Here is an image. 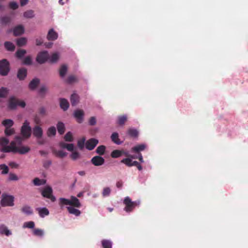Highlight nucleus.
I'll return each mask as SVG.
<instances>
[{"label":"nucleus","instance_id":"58","mask_svg":"<svg viewBox=\"0 0 248 248\" xmlns=\"http://www.w3.org/2000/svg\"><path fill=\"white\" fill-rule=\"evenodd\" d=\"M4 132L6 136H9L14 134L15 130L13 128H6Z\"/></svg>","mask_w":248,"mask_h":248},{"label":"nucleus","instance_id":"40","mask_svg":"<svg viewBox=\"0 0 248 248\" xmlns=\"http://www.w3.org/2000/svg\"><path fill=\"white\" fill-rule=\"evenodd\" d=\"M56 134V129L54 126H51L48 128L47 131V135L48 137L55 136Z\"/></svg>","mask_w":248,"mask_h":248},{"label":"nucleus","instance_id":"21","mask_svg":"<svg viewBox=\"0 0 248 248\" xmlns=\"http://www.w3.org/2000/svg\"><path fill=\"white\" fill-rule=\"evenodd\" d=\"M112 141L117 145H121L123 143V141H121L119 139V134L117 132H113L110 137Z\"/></svg>","mask_w":248,"mask_h":248},{"label":"nucleus","instance_id":"14","mask_svg":"<svg viewBox=\"0 0 248 248\" xmlns=\"http://www.w3.org/2000/svg\"><path fill=\"white\" fill-rule=\"evenodd\" d=\"M147 148V145L145 143H141L136 145L131 148V151L136 153L139 154L140 152L144 151Z\"/></svg>","mask_w":248,"mask_h":248},{"label":"nucleus","instance_id":"12","mask_svg":"<svg viewBox=\"0 0 248 248\" xmlns=\"http://www.w3.org/2000/svg\"><path fill=\"white\" fill-rule=\"evenodd\" d=\"M16 147L15 145V141H12L10 145L5 146L2 151L4 153H16Z\"/></svg>","mask_w":248,"mask_h":248},{"label":"nucleus","instance_id":"33","mask_svg":"<svg viewBox=\"0 0 248 248\" xmlns=\"http://www.w3.org/2000/svg\"><path fill=\"white\" fill-rule=\"evenodd\" d=\"M67 72V67L66 65L63 64L59 70V74L61 78H63Z\"/></svg>","mask_w":248,"mask_h":248},{"label":"nucleus","instance_id":"18","mask_svg":"<svg viewBox=\"0 0 248 248\" xmlns=\"http://www.w3.org/2000/svg\"><path fill=\"white\" fill-rule=\"evenodd\" d=\"M0 234L9 236L11 235L12 233L11 231L8 229L6 225L1 224L0 225Z\"/></svg>","mask_w":248,"mask_h":248},{"label":"nucleus","instance_id":"44","mask_svg":"<svg viewBox=\"0 0 248 248\" xmlns=\"http://www.w3.org/2000/svg\"><path fill=\"white\" fill-rule=\"evenodd\" d=\"M121 163L125 164L127 167H131L132 159L130 157H127L121 160Z\"/></svg>","mask_w":248,"mask_h":248},{"label":"nucleus","instance_id":"2","mask_svg":"<svg viewBox=\"0 0 248 248\" xmlns=\"http://www.w3.org/2000/svg\"><path fill=\"white\" fill-rule=\"evenodd\" d=\"M15 197L12 195L3 193L1 195L0 204L2 207L13 206Z\"/></svg>","mask_w":248,"mask_h":248},{"label":"nucleus","instance_id":"49","mask_svg":"<svg viewBox=\"0 0 248 248\" xmlns=\"http://www.w3.org/2000/svg\"><path fill=\"white\" fill-rule=\"evenodd\" d=\"M27 43V39L24 37L18 38L16 41V44L18 46H22L25 45Z\"/></svg>","mask_w":248,"mask_h":248},{"label":"nucleus","instance_id":"22","mask_svg":"<svg viewBox=\"0 0 248 248\" xmlns=\"http://www.w3.org/2000/svg\"><path fill=\"white\" fill-rule=\"evenodd\" d=\"M21 210L24 214L27 216L31 215L33 213L32 209L30 206L28 205L23 206L21 208Z\"/></svg>","mask_w":248,"mask_h":248},{"label":"nucleus","instance_id":"36","mask_svg":"<svg viewBox=\"0 0 248 248\" xmlns=\"http://www.w3.org/2000/svg\"><path fill=\"white\" fill-rule=\"evenodd\" d=\"M123 154V151L115 150L112 151L110 155L113 158H117L121 157Z\"/></svg>","mask_w":248,"mask_h":248},{"label":"nucleus","instance_id":"28","mask_svg":"<svg viewBox=\"0 0 248 248\" xmlns=\"http://www.w3.org/2000/svg\"><path fill=\"white\" fill-rule=\"evenodd\" d=\"M103 248H112L113 243L110 239H102L101 241Z\"/></svg>","mask_w":248,"mask_h":248},{"label":"nucleus","instance_id":"25","mask_svg":"<svg viewBox=\"0 0 248 248\" xmlns=\"http://www.w3.org/2000/svg\"><path fill=\"white\" fill-rule=\"evenodd\" d=\"M75 207L67 206L66 207L67 210L69 214L74 215L76 217H79L81 214V212L79 210L74 208Z\"/></svg>","mask_w":248,"mask_h":248},{"label":"nucleus","instance_id":"15","mask_svg":"<svg viewBox=\"0 0 248 248\" xmlns=\"http://www.w3.org/2000/svg\"><path fill=\"white\" fill-rule=\"evenodd\" d=\"M58 37V33L54 31L53 29L49 30L47 34V39L49 41H54L57 39Z\"/></svg>","mask_w":248,"mask_h":248},{"label":"nucleus","instance_id":"42","mask_svg":"<svg viewBox=\"0 0 248 248\" xmlns=\"http://www.w3.org/2000/svg\"><path fill=\"white\" fill-rule=\"evenodd\" d=\"M46 182V180L44 179H40L38 178H35L33 180V184L36 186L44 185L45 184Z\"/></svg>","mask_w":248,"mask_h":248},{"label":"nucleus","instance_id":"3","mask_svg":"<svg viewBox=\"0 0 248 248\" xmlns=\"http://www.w3.org/2000/svg\"><path fill=\"white\" fill-rule=\"evenodd\" d=\"M40 191L44 197L50 199L52 202H54L56 201L55 197L52 194V188L50 186H46L41 189Z\"/></svg>","mask_w":248,"mask_h":248},{"label":"nucleus","instance_id":"4","mask_svg":"<svg viewBox=\"0 0 248 248\" xmlns=\"http://www.w3.org/2000/svg\"><path fill=\"white\" fill-rule=\"evenodd\" d=\"M10 63L6 59L0 61V75L3 76H7L10 71Z\"/></svg>","mask_w":248,"mask_h":248},{"label":"nucleus","instance_id":"17","mask_svg":"<svg viewBox=\"0 0 248 248\" xmlns=\"http://www.w3.org/2000/svg\"><path fill=\"white\" fill-rule=\"evenodd\" d=\"M40 79L37 78L32 79L29 84V88L31 90H34L40 83Z\"/></svg>","mask_w":248,"mask_h":248},{"label":"nucleus","instance_id":"10","mask_svg":"<svg viewBox=\"0 0 248 248\" xmlns=\"http://www.w3.org/2000/svg\"><path fill=\"white\" fill-rule=\"evenodd\" d=\"M84 113L83 110L81 109H76L74 111L73 116L76 119L77 122L79 124L83 122L84 120Z\"/></svg>","mask_w":248,"mask_h":248},{"label":"nucleus","instance_id":"59","mask_svg":"<svg viewBox=\"0 0 248 248\" xmlns=\"http://www.w3.org/2000/svg\"><path fill=\"white\" fill-rule=\"evenodd\" d=\"M70 156L71 158L74 160H76L80 156V154L78 152L75 151L73 152L70 155Z\"/></svg>","mask_w":248,"mask_h":248},{"label":"nucleus","instance_id":"31","mask_svg":"<svg viewBox=\"0 0 248 248\" xmlns=\"http://www.w3.org/2000/svg\"><path fill=\"white\" fill-rule=\"evenodd\" d=\"M57 128L60 135H62L65 129L64 124L62 122H59L57 124Z\"/></svg>","mask_w":248,"mask_h":248},{"label":"nucleus","instance_id":"60","mask_svg":"<svg viewBox=\"0 0 248 248\" xmlns=\"http://www.w3.org/2000/svg\"><path fill=\"white\" fill-rule=\"evenodd\" d=\"M8 180L9 181H17L18 180V178L15 174L10 173L9 174Z\"/></svg>","mask_w":248,"mask_h":248},{"label":"nucleus","instance_id":"30","mask_svg":"<svg viewBox=\"0 0 248 248\" xmlns=\"http://www.w3.org/2000/svg\"><path fill=\"white\" fill-rule=\"evenodd\" d=\"M30 151V148L28 146H22L20 147H16V153H18L21 155H25Z\"/></svg>","mask_w":248,"mask_h":248},{"label":"nucleus","instance_id":"55","mask_svg":"<svg viewBox=\"0 0 248 248\" xmlns=\"http://www.w3.org/2000/svg\"><path fill=\"white\" fill-rule=\"evenodd\" d=\"M23 16L26 18H32L34 17V12L32 10H29L24 13Z\"/></svg>","mask_w":248,"mask_h":248},{"label":"nucleus","instance_id":"32","mask_svg":"<svg viewBox=\"0 0 248 248\" xmlns=\"http://www.w3.org/2000/svg\"><path fill=\"white\" fill-rule=\"evenodd\" d=\"M59 205L61 208L64 205H70L71 202L70 199H66L64 198H60L59 199Z\"/></svg>","mask_w":248,"mask_h":248},{"label":"nucleus","instance_id":"39","mask_svg":"<svg viewBox=\"0 0 248 248\" xmlns=\"http://www.w3.org/2000/svg\"><path fill=\"white\" fill-rule=\"evenodd\" d=\"M59 58V54L58 52H55L52 54L50 57H49V62L51 63L56 62Z\"/></svg>","mask_w":248,"mask_h":248},{"label":"nucleus","instance_id":"56","mask_svg":"<svg viewBox=\"0 0 248 248\" xmlns=\"http://www.w3.org/2000/svg\"><path fill=\"white\" fill-rule=\"evenodd\" d=\"M67 155V153L62 150H59L56 152V155L58 157L61 158L65 157Z\"/></svg>","mask_w":248,"mask_h":248},{"label":"nucleus","instance_id":"50","mask_svg":"<svg viewBox=\"0 0 248 248\" xmlns=\"http://www.w3.org/2000/svg\"><path fill=\"white\" fill-rule=\"evenodd\" d=\"M32 64V59L31 56H28L23 58V64L30 65Z\"/></svg>","mask_w":248,"mask_h":248},{"label":"nucleus","instance_id":"11","mask_svg":"<svg viewBox=\"0 0 248 248\" xmlns=\"http://www.w3.org/2000/svg\"><path fill=\"white\" fill-rule=\"evenodd\" d=\"M32 132L33 136L38 139L41 138L43 136L42 128L38 125H36L33 128Z\"/></svg>","mask_w":248,"mask_h":248},{"label":"nucleus","instance_id":"7","mask_svg":"<svg viewBox=\"0 0 248 248\" xmlns=\"http://www.w3.org/2000/svg\"><path fill=\"white\" fill-rule=\"evenodd\" d=\"M98 142V140L91 138L85 142V147L89 151H92L96 147Z\"/></svg>","mask_w":248,"mask_h":248},{"label":"nucleus","instance_id":"13","mask_svg":"<svg viewBox=\"0 0 248 248\" xmlns=\"http://www.w3.org/2000/svg\"><path fill=\"white\" fill-rule=\"evenodd\" d=\"M36 210L38 211V215L41 218H44L49 214V211L46 207H38L36 208Z\"/></svg>","mask_w":248,"mask_h":248},{"label":"nucleus","instance_id":"29","mask_svg":"<svg viewBox=\"0 0 248 248\" xmlns=\"http://www.w3.org/2000/svg\"><path fill=\"white\" fill-rule=\"evenodd\" d=\"M127 134L132 138H136L138 137L139 131L135 128H130L127 131Z\"/></svg>","mask_w":248,"mask_h":248},{"label":"nucleus","instance_id":"57","mask_svg":"<svg viewBox=\"0 0 248 248\" xmlns=\"http://www.w3.org/2000/svg\"><path fill=\"white\" fill-rule=\"evenodd\" d=\"M9 6L12 10H16L18 8V4L16 2L12 1L9 3Z\"/></svg>","mask_w":248,"mask_h":248},{"label":"nucleus","instance_id":"24","mask_svg":"<svg viewBox=\"0 0 248 248\" xmlns=\"http://www.w3.org/2000/svg\"><path fill=\"white\" fill-rule=\"evenodd\" d=\"M24 32V28L22 25H18L13 30V33L15 36H19L22 34Z\"/></svg>","mask_w":248,"mask_h":248},{"label":"nucleus","instance_id":"41","mask_svg":"<svg viewBox=\"0 0 248 248\" xmlns=\"http://www.w3.org/2000/svg\"><path fill=\"white\" fill-rule=\"evenodd\" d=\"M26 53V50L25 49H18L16 53V57L19 59H23L24 55Z\"/></svg>","mask_w":248,"mask_h":248},{"label":"nucleus","instance_id":"47","mask_svg":"<svg viewBox=\"0 0 248 248\" xmlns=\"http://www.w3.org/2000/svg\"><path fill=\"white\" fill-rule=\"evenodd\" d=\"M8 167L4 164L0 165V170H1V173L2 174H6L9 171Z\"/></svg>","mask_w":248,"mask_h":248},{"label":"nucleus","instance_id":"9","mask_svg":"<svg viewBox=\"0 0 248 248\" xmlns=\"http://www.w3.org/2000/svg\"><path fill=\"white\" fill-rule=\"evenodd\" d=\"M18 106V100H16L14 96H11L9 97L8 101L7 107L10 110H15Z\"/></svg>","mask_w":248,"mask_h":248},{"label":"nucleus","instance_id":"52","mask_svg":"<svg viewBox=\"0 0 248 248\" xmlns=\"http://www.w3.org/2000/svg\"><path fill=\"white\" fill-rule=\"evenodd\" d=\"M9 142V140L6 137L0 138V145L3 146V148L7 145Z\"/></svg>","mask_w":248,"mask_h":248},{"label":"nucleus","instance_id":"27","mask_svg":"<svg viewBox=\"0 0 248 248\" xmlns=\"http://www.w3.org/2000/svg\"><path fill=\"white\" fill-rule=\"evenodd\" d=\"M33 234L40 238H44L45 236V231L42 229L35 228L33 230Z\"/></svg>","mask_w":248,"mask_h":248},{"label":"nucleus","instance_id":"19","mask_svg":"<svg viewBox=\"0 0 248 248\" xmlns=\"http://www.w3.org/2000/svg\"><path fill=\"white\" fill-rule=\"evenodd\" d=\"M60 106L63 110L66 111L69 107V103L67 99L61 98L60 99Z\"/></svg>","mask_w":248,"mask_h":248},{"label":"nucleus","instance_id":"37","mask_svg":"<svg viewBox=\"0 0 248 248\" xmlns=\"http://www.w3.org/2000/svg\"><path fill=\"white\" fill-rule=\"evenodd\" d=\"M2 124L6 128H11L14 124V121L11 119H5L2 122Z\"/></svg>","mask_w":248,"mask_h":248},{"label":"nucleus","instance_id":"16","mask_svg":"<svg viewBox=\"0 0 248 248\" xmlns=\"http://www.w3.org/2000/svg\"><path fill=\"white\" fill-rule=\"evenodd\" d=\"M27 75V70L25 68H20L18 70L17 77L20 80H24Z\"/></svg>","mask_w":248,"mask_h":248},{"label":"nucleus","instance_id":"45","mask_svg":"<svg viewBox=\"0 0 248 248\" xmlns=\"http://www.w3.org/2000/svg\"><path fill=\"white\" fill-rule=\"evenodd\" d=\"M64 140L67 142H72L74 140L71 132H68L64 136Z\"/></svg>","mask_w":248,"mask_h":248},{"label":"nucleus","instance_id":"38","mask_svg":"<svg viewBox=\"0 0 248 248\" xmlns=\"http://www.w3.org/2000/svg\"><path fill=\"white\" fill-rule=\"evenodd\" d=\"M4 46L7 50L10 51H13L15 49V45L9 41H6L4 43Z\"/></svg>","mask_w":248,"mask_h":248},{"label":"nucleus","instance_id":"5","mask_svg":"<svg viewBox=\"0 0 248 248\" xmlns=\"http://www.w3.org/2000/svg\"><path fill=\"white\" fill-rule=\"evenodd\" d=\"M31 127L27 120L25 121L21 128V133L24 138H29L31 136Z\"/></svg>","mask_w":248,"mask_h":248},{"label":"nucleus","instance_id":"62","mask_svg":"<svg viewBox=\"0 0 248 248\" xmlns=\"http://www.w3.org/2000/svg\"><path fill=\"white\" fill-rule=\"evenodd\" d=\"M89 124L91 125H94L96 124V119L95 117H92L89 121Z\"/></svg>","mask_w":248,"mask_h":248},{"label":"nucleus","instance_id":"54","mask_svg":"<svg viewBox=\"0 0 248 248\" xmlns=\"http://www.w3.org/2000/svg\"><path fill=\"white\" fill-rule=\"evenodd\" d=\"M47 91V88L45 85H43L41 86L39 90V93L41 95H44Z\"/></svg>","mask_w":248,"mask_h":248},{"label":"nucleus","instance_id":"61","mask_svg":"<svg viewBox=\"0 0 248 248\" xmlns=\"http://www.w3.org/2000/svg\"><path fill=\"white\" fill-rule=\"evenodd\" d=\"M22 139L18 136H16L15 138V145L16 143L17 145H20L22 144Z\"/></svg>","mask_w":248,"mask_h":248},{"label":"nucleus","instance_id":"6","mask_svg":"<svg viewBox=\"0 0 248 248\" xmlns=\"http://www.w3.org/2000/svg\"><path fill=\"white\" fill-rule=\"evenodd\" d=\"M49 59V54L46 50L39 52L36 58V62L39 64L45 63Z\"/></svg>","mask_w":248,"mask_h":248},{"label":"nucleus","instance_id":"48","mask_svg":"<svg viewBox=\"0 0 248 248\" xmlns=\"http://www.w3.org/2000/svg\"><path fill=\"white\" fill-rule=\"evenodd\" d=\"M86 140L85 138L83 137L78 141V146L81 150H83L84 147L85 142Z\"/></svg>","mask_w":248,"mask_h":248},{"label":"nucleus","instance_id":"23","mask_svg":"<svg viewBox=\"0 0 248 248\" xmlns=\"http://www.w3.org/2000/svg\"><path fill=\"white\" fill-rule=\"evenodd\" d=\"M127 120L126 114L118 116L117 118L116 124L119 125H124Z\"/></svg>","mask_w":248,"mask_h":248},{"label":"nucleus","instance_id":"34","mask_svg":"<svg viewBox=\"0 0 248 248\" xmlns=\"http://www.w3.org/2000/svg\"><path fill=\"white\" fill-rule=\"evenodd\" d=\"M9 93V90L6 88L2 87L0 88V98H6Z\"/></svg>","mask_w":248,"mask_h":248},{"label":"nucleus","instance_id":"63","mask_svg":"<svg viewBox=\"0 0 248 248\" xmlns=\"http://www.w3.org/2000/svg\"><path fill=\"white\" fill-rule=\"evenodd\" d=\"M51 164H52V162L51 160L46 161L43 163V167L46 169H47L49 167V166L51 165Z\"/></svg>","mask_w":248,"mask_h":248},{"label":"nucleus","instance_id":"35","mask_svg":"<svg viewBox=\"0 0 248 248\" xmlns=\"http://www.w3.org/2000/svg\"><path fill=\"white\" fill-rule=\"evenodd\" d=\"M106 150V147L105 145H100L98 146L95 150V153L98 155L102 156L104 155Z\"/></svg>","mask_w":248,"mask_h":248},{"label":"nucleus","instance_id":"46","mask_svg":"<svg viewBox=\"0 0 248 248\" xmlns=\"http://www.w3.org/2000/svg\"><path fill=\"white\" fill-rule=\"evenodd\" d=\"M77 78L75 76L70 75L68 77V78L66 79L65 80V82L67 84H70L73 83V82L77 81Z\"/></svg>","mask_w":248,"mask_h":248},{"label":"nucleus","instance_id":"64","mask_svg":"<svg viewBox=\"0 0 248 248\" xmlns=\"http://www.w3.org/2000/svg\"><path fill=\"white\" fill-rule=\"evenodd\" d=\"M43 43V40L42 38H36L35 40L36 45L37 46L42 45Z\"/></svg>","mask_w":248,"mask_h":248},{"label":"nucleus","instance_id":"20","mask_svg":"<svg viewBox=\"0 0 248 248\" xmlns=\"http://www.w3.org/2000/svg\"><path fill=\"white\" fill-rule=\"evenodd\" d=\"M70 200L71 202L70 206L76 208H79L81 206L79 200L77 197L72 196Z\"/></svg>","mask_w":248,"mask_h":248},{"label":"nucleus","instance_id":"1","mask_svg":"<svg viewBox=\"0 0 248 248\" xmlns=\"http://www.w3.org/2000/svg\"><path fill=\"white\" fill-rule=\"evenodd\" d=\"M140 202L141 201L140 200L132 201L129 197L126 196L123 201V203L125 205L124 210L127 213H130L133 211L136 206H139Z\"/></svg>","mask_w":248,"mask_h":248},{"label":"nucleus","instance_id":"43","mask_svg":"<svg viewBox=\"0 0 248 248\" xmlns=\"http://www.w3.org/2000/svg\"><path fill=\"white\" fill-rule=\"evenodd\" d=\"M35 227V223L32 221L25 222L23 223V228L33 229Z\"/></svg>","mask_w":248,"mask_h":248},{"label":"nucleus","instance_id":"8","mask_svg":"<svg viewBox=\"0 0 248 248\" xmlns=\"http://www.w3.org/2000/svg\"><path fill=\"white\" fill-rule=\"evenodd\" d=\"M105 159L100 155H95L92 158L91 162L95 166H100L105 163Z\"/></svg>","mask_w":248,"mask_h":248},{"label":"nucleus","instance_id":"26","mask_svg":"<svg viewBox=\"0 0 248 248\" xmlns=\"http://www.w3.org/2000/svg\"><path fill=\"white\" fill-rule=\"evenodd\" d=\"M79 97L76 93H73L70 96V102L72 106H76L79 102Z\"/></svg>","mask_w":248,"mask_h":248},{"label":"nucleus","instance_id":"51","mask_svg":"<svg viewBox=\"0 0 248 248\" xmlns=\"http://www.w3.org/2000/svg\"><path fill=\"white\" fill-rule=\"evenodd\" d=\"M111 192V189L109 187H106L104 188L102 191V196L104 197H108Z\"/></svg>","mask_w":248,"mask_h":248},{"label":"nucleus","instance_id":"53","mask_svg":"<svg viewBox=\"0 0 248 248\" xmlns=\"http://www.w3.org/2000/svg\"><path fill=\"white\" fill-rule=\"evenodd\" d=\"M1 23L3 24H7L10 22L11 18L9 16H3L0 18Z\"/></svg>","mask_w":248,"mask_h":248}]
</instances>
